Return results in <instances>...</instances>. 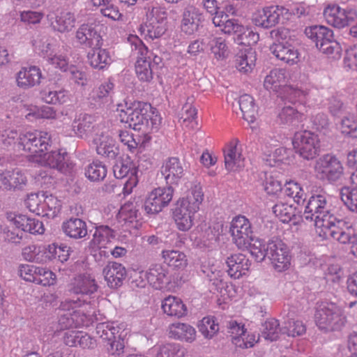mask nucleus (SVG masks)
I'll return each instance as SVG.
<instances>
[{
    "mask_svg": "<svg viewBox=\"0 0 357 357\" xmlns=\"http://www.w3.org/2000/svg\"><path fill=\"white\" fill-rule=\"evenodd\" d=\"M140 274L141 277L144 276L148 283L155 289H163L171 282L168 268L160 264L151 265L148 271Z\"/></svg>",
    "mask_w": 357,
    "mask_h": 357,
    "instance_id": "obj_17",
    "label": "nucleus"
},
{
    "mask_svg": "<svg viewBox=\"0 0 357 357\" xmlns=\"http://www.w3.org/2000/svg\"><path fill=\"white\" fill-rule=\"evenodd\" d=\"M40 53L47 57L49 63L62 71L68 70V59L65 56L54 54V41L48 36H43L39 40H35L33 44Z\"/></svg>",
    "mask_w": 357,
    "mask_h": 357,
    "instance_id": "obj_15",
    "label": "nucleus"
},
{
    "mask_svg": "<svg viewBox=\"0 0 357 357\" xmlns=\"http://www.w3.org/2000/svg\"><path fill=\"white\" fill-rule=\"evenodd\" d=\"M211 53L219 61L225 59L229 53L225 39L222 37H215L208 43Z\"/></svg>",
    "mask_w": 357,
    "mask_h": 357,
    "instance_id": "obj_51",
    "label": "nucleus"
},
{
    "mask_svg": "<svg viewBox=\"0 0 357 357\" xmlns=\"http://www.w3.org/2000/svg\"><path fill=\"white\" fill-rule=\"evenodd\" d=\"M75 38L80 45L91 49L101 47L103 41L100 26L93 23L80 25L76 31Z\"/></svg>",
    "mask_w": 357,
    "mask_h": 357,
    "instance_id": "obj_14",
    "label": "nucleus"
},
{
    "mask_svg": "<svg viewBox=\"0 0 357 357\" xmlns=\"http://www.w3.org/2000/svg\"><path fill=\"white\" fill-rule=\"evenodd\" d=\"M172 187L158 188L153 190L144 202V211L148 215H155L167 206L172 199Z\"/></svg>",
    "mask_w": 357,
    "mask_h": 357,
    "instance_id": "obj_10",
    "label": "nucleus"
},
{
    "mask_svg": "<svg viewBox=\"0 0 357 357\" xmlns=\"http://www.w3.org/2000/svg\"><path fill=\"white\" fill-rule=\"evenodd\" d=\"M341 225L344 223L342 220ZM340 224L337 222H333L330 224L328 227H322L321 231L323 232V236L324 238L328 239L332 238L338 241L340 243L345 244L347 243H351V240L355 237L351 236V234L348 231L343 230L340 227ZM354 242L352 241V243Z\"/></svg>",
    "mask_w": 357,
    "mask_h": 357,
    "instance_id": "obj_40",
    "label": "nucleus"
},
{
    "mask_svg": "<svg viewBox=\"0 0 357 357\" xmlns=\"http://www.w3.org/2000/svg\"><path fill=\"white\" fill-rule=\"evenodd\" d=\"M145 10L146 21L167 24V13L164 8L149 5Z\"/></svg>",
    "mask_w": 357,
    "mask_h": 357,
    "instance_id": "obj_56",
    "label": "nucleus"
},
{
    "mask_svg": "<svg viewBox=\"0 0 357 357\" xmlns=\"http://www.w3.org/2000/svg\"><path fill=\"white\" fill-rule=\"evenodd\" d=\"M96 145V152L109 160H114L119 154L118 146L112 137L107 135L101 134L93 139Z\"/></svg>",
    "mask_w": 357,
    "mask_h": 357,
    "instance_id": "obj_31",
    "label": "nucleus"
},
{
    "mask_svg": "<svg viewBox=\"0 0 357 357\" xmlns=\"http://www.w3.org/2000/svg\"><path fill=\"white\" fill-rule=\"evenodd\" d=\"M238 105L243 118L248 123L255 122L257 116V107L254 98L248 94H243L240 96Z\"/></svg>",
    "mask_w": 357,
    "mask_h": 357,
    "instance_id": "obj_42",
    "label": "nucleus"
},
{
    "mask_svg": "<svg viewBox=\"0 0 357 357\" xmlns=\"http://www.w3.org/2000/svg\"><path fill=\"white\" fill-rule=\"evenodd\" d=\"M293 144L296 153L305 160L314 158L320 151L318 135L308 130L296 133Z\"/></svg>",
    "mask_w": 357,
    "mask_h": 357,
    "instance_id": "obj_9",
    "label": "nucleus"
},
{
    "mask_svg": "<svg viewBox=\"0 0 357 357\" xmlns=\"http://www.w3.org/2000/svg\"><path fill=\"white\" fill-rule=\"evenodd\" d=\"M43 198L42 209H43V215L48 218H54L60 212L61 204L56 197L52 195H48L47 192H41Z\"/></svg>",
    "mask_w": 357,
    "mask_h": 357,
    "instance_id": "obj_46",
    "label": "nucleus"
},
{
    "mask_svg": "<svg viewBox=\"0 0 357 357\" xmlns=\"http://www.w3.org/2000/svg\"><path fill=\"white\" fill-rule=\"evenodd\" d=\"M20 138H21V132L19 133L16 129L8 128L1 132L0 144L3 149H9L15 147L19 149Z\"/></svg>",
    "mask_w": 357,
    "mask_h": 357,
    "instance_id": "obj_52",
    "label": "nucleus"
},
{
    "mask_svg": "<svg viewBox=\"0 0 357 357\" xmlns=\"http://www.w3.org/2000/svg\"><path fill=\"white\" fill-rule=\"evenodd\" d=\"M144 205L142 201L128 202L119 210V218L125 222H139L142 219V212Z\"/></svg>",
    "mask_w": 357,
    "mask_h": 357,
    "instance_id": "obj_34",
    "label": "nucleus"
},
{
    "mask_svg": "<svg viewBox=\"0 0 357 357\" xmlns=\"http://www.w3.org/2000/svg\"><path fill=\"white\" fill-rule=\"evenodd\" d=\"M119 330L114 323L102 322L98 323L96 327V333L103 341L107 342V344L111 341L117 338Z\"/></svg>",
    "mask_w": 357,
    "mask_h": 357,
    "instance_id": "obj_49",
    "label": "nucleus"
},
{
    "mask_svg": "<svg viewBox=\"0 0 357 357\" xmlns=\"http://www.w3.org/2000/svg\"><path fill=\"white\" fill-rule=\"evenodd\" d=\"M96 119L93 116L87 114H80L75 117L72 128L75 134L81 138L91 134L95 128Z\"/></svg>",
    "mask_w": 357,
    "mask_h": 357,
    "instance_id": "obj_35",
    "label": "nucleus"
},
{
    "mask_svg": "<svg viewBox=\"0 0 357 357\" xmlns=\"http://www.w3.org/2000/svg\"><path fill=\"white\" fill-rule=\"evenodd\" d=\"M105 280L110 288H118L126 276L125 267L117 262H109L102 271Z\"/></svg>",
    "mask_w": 357,
    "mask_h": 357,
    "instance_id": "obj_28",
    "label": "nucleus"
},
{
    "mask_svg": "<svg viewBox=\"0 0 357 357\" xmlns=\"http://www.w3.org/2000/svg\"><path fill=\"white\" fill-rule=\"evenodd\" d=\"M84 171L86 177L92 182L103 181L107 173L105 165L99 160H94L89 163L85 167Z\"/></svg>",
    "mask_w": 357,
    "mask_h": 357,
    "instance_id": "obj_48",
    "label": "nucleus"
},
{
    "mask_svg": "<svg viewBox=\"0 0 357 357\" xmlns=\"http://www.w3.org/2000/svg\"><path fill=\"white\" fill-rule=\"evenodd\" d=\"M251 5H257L256 10L252 13V21L257 26L270 29L275 26L287 9L280 6H270L260 8L259 3L255 0L248 2Z\"/></svg>",
    "mask_w": 357,
    "mask_h": 357,
    "instance_id": "obj_7",
    "label": "nucleus"
},
{
    "mask_svg": "<svg viewBox=\"0 0 357 357\" xmlns=\"http://www.w3.org/2000/svg\"><path fill=\"white\" fill-rule=\"evenodd\" d=\"M226 264L228 275L234 279H238L248 271L251 261L245 255L237 253L228 257Z\"/></svg>",
    "mask_w": 357,
    "mask_h": 357,
    "instance_id": "obj_26",
    "label": "nucleus"
},
{
    "mask_svg": "<svg viewBox=\"0 0 357 357\" xmlns=\"http://www.w3.org/2000/svg\"><path fill=\"white\" fill-rule=\"evenodd\" d=\"M114 83L110 79L105 81L93 91V100L99 105L111 102L114 93Z\"/></svg>",
    "mask_w": 357,
    "mask_h": 357,
    "instance_id": "obj_43",
    "label": "nucleus"
},
{
    "mask_svg": "<svg viewBox=\"0 0 357 357\" xmlns=\"http://www.w3.org/2000/svg\"><path fill=\"white\" fill-rule=\"evenodd\" d=\"M282 333L288 336H300L305 333L306 328L302 321L298 320L289 319L284 322L282 327Z\"/></svg>",
    "mask_w": 357,
    "mask_h": 357,
    "instance_id": "obj_59",
    "label": "nucleus"
},
{
    "mask_svg": "<svg viewBox=\"0 0 357 357\" xmlns=\"http://www.w3.org/2000/svg\"><path fill=\"white\" fill-rule=\"evenodd\" d=\"M156 357H184L185 350L177 343H166L155 349Z\"/></svg>",
    "mask_w": 357,
    "mask_h": 357,
    "instance_id": "obj_53",
    "label": "nucleus"
},
{
    "mask_svg": "<svg viewBox=\"0 0 357 357\" xmlns=\"http://www.w3.org/2000/svg\"><path fill=\"white\" fill-rule=\"evenodd\" d=\"M324 16L327 23L336 28L350 25L357 19V12L354 9H342L338 5L331 4L325 8Z\"/></svg>",
    "mask_w": 357,
    "mask_h": 357,
    "instance_id": "obj_12",
    "label": "nucleus"
},
{
    "mask_svg": "<svg viewBox=\"0 0 357 357\" xmlns=\"http://www.w3.org/2000/svg\"><path fill=\"white\" fill-rule=\"evenodd\" d=\"M165 263L174 268L182 269L188 264L186 255L181 251L167 250L162 252Z\"/></svg>",
    "mask_w": 357,
    "mask_h": 357,
    "instance_id": "obj_45",
    "label": "nucleus"
},
{
    "mask_svg": "<svg viewBox=\"0 0 357 357\" xmlns=\"http://www.w3.org/2000/svg\"><path fill=\"white\" fill-rule=\"evenodd\" d=\"M331 199V196L322 188L313 192L305 206L303 218L314 221V225L321 229L333 222L341 224L342 221L333 215Z\"/></svg>",
    "mask_w": 357,
    "mask_h": 357,
    "instance_id": "obj_1",
    "label": "nucleus"
},
{
    "mask_svg": "<svg viewBox=\"0 0 357 357\" xmlns=\"http://www.w3.org/2000/svg\"><path fill=\"white\" fill-rule=\"evenodd\" d=\"M197 211H192L191 208L177 202L173 211V218L177 228L180 231H188L193 225L194 215Z\"/></svg>",
    "mask_w": 357,
    "mask_h": 357,
    "instance_id": "obj_27",
    "label": "nucleus"
},
{
    "mask_svg": "<svg viewBox=\"0 0 357 357\" xmlns=\"http://www.w3.org/2000/svg\"><path fill=\"white\" fill-rule=\"evenodd\" d=\"M41 192L38 193H31L24 201L25 206L29 210L38 215H43L42 209L43 198Z\"/></svg>",
    "mask_w": 357,
    "mask_h": 357,
    "instance_id": "obj_62",
    "label": "nucleus"
},
{
    "mask_svg": "<svg viewBox=\"0 0 357 357\" xmlns=\"http://www.w3.org/2000/svg\"><path fill=\"white\" fill-rule=\"evenodd\" d=\"M145 10L146 21L167 24V13L164 8L149 5Z\"/></svg>",
    "mask_w": 357,
    "mask_h": 357,
    "instance_id": "obj_55",
    "label": "nucleus"
},
{
    "mask_svg": "<svg viewBox=\"0 0 357 357\" xmlns=\"http://www.w3.org/2000/svg\"><path fill=\"white\" fill-rule=\"evenodd\" d=\"M151 108V105L147 102L135 101L126 109L121 110L120 121L126 124L128 128L146 132L149 128L148 112Z\"/></svg>",
    "mask_w": 357,
    "mask_h": 357,
    "instance_id": "obj_3",
    "label": "nucleus"
},
{
    "mask_svg": "<svg viewBox=\"0 0 357 357\" xmlns=\"http://www.w3.org/2000/svg\"><path fill=\"white\" fill-rule=\"evenodd\" d=\"M113 172L116 178H127L124 183V190L128 193H130L138 183V169L130 159L116 163L113 167Z\"/></svg>",
    "mask_w": 357,
    "mask_h": 357,
    "instance_id": "obj_16",
    "label": "nucleus"
},
{
    "mask_svg": "<svg viewBox=\"0 0 357 357\" xmlns=\"http://www.w3.org/2000/svg\"><path fill=\"white\" fill-rule=\"evenodd\" d=\"M79 314V312H74L73 314H64L60 316L59 319V325L60 329L65 331L70 328L79 327L84 324L82 321L77 320V317Z\"/></svg>",
    "mask_w": 357,
    "mask_h": 357,
    "instance_id": "obj_64",
    "label": "nucleus"
},
{
    "mask_svg": "<svg viewBox=\"0 0 357 357\" xmlns=\"http://www.w3.org/2000/svg\"><path fill=\"white\" fill-rule=\"evenodd\" d=\"M163 312L170 317L181 318L188 314V308L182 300L176 296L165 298L162 303Z\"/></svg>",
    "mask_w": 357,
    "mask_h": 357,
    "instance_id": "obj_38",
    "label": "nucleus"
},
{
    "mask_svg": "<svg viewBox=\"0 0 357 357\" xmlns=\"http://www.w3.org/2000/svg\"><path fill=\"white\" fill-rule=\"evenodd\" d=\"M98 289V285L93 278L89 275H80L76 277L73 283L71 291L77 295L76 299H68L62 303L63 308L81 307L84 304L91 303V295Z\"/></svg>",
    "mask_w": 357,
    "mask_h": 357,
    "instance_id": "obj_5",
    "label": "nucleus"
},
{
    "mask_svg": "<svg viewBox=\"0 0 357 357\" xmlns=\"http://www.w3.org/2000/svg\"><path fill=\"white\" fill-rule=\"evenodd\" d=\"M238 141L229 142L224 149L225 165L229 171H236L243 167V159L240 153L237 152Z\"/></svg>",
    "mask_w": 357,
    "mask_h": 357,
    "instance_id": "obj_36",
    "label": "nucleus"
},
{
    "mask_svg": "<svg viewBox=\"0 0 357 357\" xmlns=\"http://www.w3.org/2000/svg\"><path fill=\"white\" fill-rule=\"evenodd\" d=\"M139 31L146 40H154L160 38L167 31V24L155 22H147L141 24Z\"/></svg>",
    "mask_w": 357,
    "mask_h": 357,
    "instance_id": "obj_44",
    "label": "nucleus"
},
{
    "mask_svg": "<svg viewBox=\"0 0 357 357\" xmlns=\"http://www.w3.org/2000/svg\"><path fill=\"white\" fill-rule=\"evenodd\" d=\"M287 71L283 68H274L265 77L264 87L270 91L278 92L286 86Z\"/></svg>",
    "mask_w": 357,
    "mask_h": 357,
    "instance_id": "obj_37",
    "label": "nucleus"
},
{
    "mask_svg": "<svg viewBox=\"0 0 357 357\" xmlns=\"http://www.w3.org/2000/svg\"><path fill=\"white\" fill-rule=\"evenodd\" d=\"M47 17L52 29L60 33L68 32L75 26V17L70 12L52 11Z\"/></svg>",
    "mask_w": 357,
    "mask_h": 357,
    "instance_id": "obj_25",
    "label": "nucleus"
},
{
    "mask_svg": "<svg viewBox=\"0 0 357 357\" xmlns=\"http://www.w3.org/2000/svg\"><path fill=\"white\" fill-rule=\"evenodd\" d=\"M185 164L178 157H169L165 160L160 168L168 187L178 186L185 175Z\"/></svg>",
    "mask_w": 357,
    "mask_h": 357,
    "instance_id": "obj_13",
    "label": "nucleus"
},
{
    "mask_svg": "<svg viewBox=\"0 0 357 357\" xmlns=\"http://www.w3.org/2000/svg\"><path fill=\"white\" fill-rule=\"evenodd\" d=\"M229 231L238 248H245L254 241L251 224L245 216L238 215L233 218Z\"/></svg>",
    "mask_w": 357,
    "mask_h": 357,
    "instance_id": "obj_11",
    "label": "nucleus"
},
{
    "mask_svg": "<svg viewBox=\"0 0 357 357\" xmlns=\"http://www.w3.org/2000/svg\"><path fill=\"white\" fill-rule=\"evenodd\" d=\"M303 113L298 107L284 105L278 116V123L284 126H294L302 120Z\"/></svg>",
    "mask_w": 357,
    "mask_h": 357,
    "instance_id": "obj_41",
    "label": "nucleus"
},
{
    "mask_svg": "<svg viewBox=\"0 0 357 357\" xmlns=\"http://www.w3.org/2000/svg\"><path fill=\"white\" fill-rule=\"evenodd\" d=\"M61 230L66 236L75 240L83 238L88 234L86 222L78 218H70L63 222Z\"/></svg>",
    "mask_w": 357,
    "mask_h": 357,
    "instance_id": "obj_29",
    "label": "nucleus"
},
{
    "mask_svg": "<svg viewBox=\"0 0 357 357\" xmlns=\"http://www.w3.org/2000/svg\"><path fill=\"white\" fill-rule=\"evenodd\" d=\"M236 68L241 72L245 73L252 70L255 65V53L249 51L247 53H241L236 56Z\"/></svg>",
    "mask_w": 357,
    "mask_h": 357,
    "instance_id": "obj_54",
    "label": "nucleus"
},
{
    "mask_svg": "<svg viewBox=\"0 0 357 357\" xmlns=\"http://www.w3.org/2000/svg\"><path fill=\"white\" fill-rule=\"evenodd\" d=\"M115 238V231L107 225H99L96 227L93 238L89 243V245L93 249H98L100 255L106 257L108 254L102 248H106L112 240Z\"/></svg>",
    "mask_w": 357,
    "mask_h": 357,
    "instance_id": "obj_22",
    "label": "nucleus"
},
{
    "mask_svg": "<svg viewBox=\"0 0 357 357\" xmlns=\"http://www.w3.org/2000/svg\"><path fill=\"white\" fill-rule=\"evenodd\" d=\"M283 92L280 94V98L284 105H292L298 107L310 103V98L314 94L312 91H302L298 88L290 86H285L282 89Z\"/></svg>",
    "mask_w": 357,
    "mask_h": 357,
    "instance_id": "obj_21",
    "label": "nucleus"
},
{
    "mask_svg": "<svg viewBox=\"0 0 357 357\" xmlns=\"http://www.w3.org/2000/svg\"><path fill=\"white\" fill-rule=\"evenodd\" d=\"M133 56H136L135 72L138 78L143 82H150L153 79V66L147 47L137 36L128 37Z\"/></svg>",
    "mask_w": 357,
    "mask_h": 357,
    "instance_id": "obj_4",
    "label": "nucleus"
},
{
    "mask_svg": "<svg viewBox=\"0 0 357 357\" xmlns=\"http://www.w3.org/2000/svg\"><path fill=\"white\" fill-rule=\"evenodd\" d=\"M40 96L45 102L52 105L64 104L69 100V92L56 83L50 84L47 89L43 90Z\"/></svg>",
    "mask_w": 357,
    "mask_h": 357,
    "instance_id": "obj_32",
    "label": "nucleus"
},
{
    "mask_svg": "<svg viewBox=\"0 0 357 357\" xmlns=\"http://www.w3.org/2000/svg\"><path fill=\"white\" fill-rule=\"evenodd\" d=\"M43 161L45 166L63 173H67L73 168V163L68 161L66 151L56 150L44 153Z\"/></svg>",
    "mask_w": 357,
    "mask_h": 357,
    "instance_id": "obj_23",
    "label": "nucleus"
},
{
    "mask_svg": "<svg viewBox=\"0 0 357 357\" xmlns=\"http://www.w3.org/2000/svg\"><path fill=\"white\" fill-rule=\"evenodd\" d=\"M199 275L215 287L221 283L220 271L214 265L202 264L200 267Z\"/></svg>",
    "mask_w": 357,
    "mask_h": 357,
    "instance_id": "obj_60",
    "label": "nucleus"
},
{
    "mask_svg": "<svg viewBox=\"0 0 357 357\" xmlns=\"http://www.w3.org/2000/svg\"><path fill=\"white\" fill-rule=\"evenodd\" d=\"M305 34L316 47L324 53V48L329 47L331 42L333 41L334 36L331 29L324 26H312L305 29Z\"/></svg>",
    "mask_w": 357,
    "mask_h": 357,
    "instance_id": "obj_18",
    "label": "nucleus"
},
{
    "mask_svg": "<svg viewBox=\"0 0 357 357\" xmlns=\"http://www.w3.org/2000/svg\"><path fill=\"white\" fill-rule=\"evenodd\" d=\"M314 172L319 179L334 183L341 179L344 168L335 156L326 154L316 161Z\"/></svg>",
    "mask_w": 357,
    "mask_h": 357,
    "instance_id": "obj_6",
    "label": "nucleus"
},
{
    "mask_svg": "<svg viewBox=\"0 0 357 357\" xmlns=\"http://www.w3.org/2000/svg\"><path fill=\"white\" fill-rule=\"evenodd\" d=\"M199 331L207 339L212 338L219 331V326L213 317H204L198 326Z\"/></svg>",
    "mask_w": 357,
    "mask_h": 357,
    "instance_id": "obj_58",
    "label": "nucleus"
},
{
    "mask_svg": "<svg viewBox=\"0 0 357 357\" xmlns=\"http://www.w3.org/2000/svg\"><path fill=\"white\" fill-rule=\"evenodd\" d=\"M41 78L42 73L39 68L35 66L22 68L17 73V86L24 89L31 88L39 84Z\"/></svg>",
    "mask_w": 357,
    "mask_h": 357,
    "instance_id": "obj_33",
    "label": "nucleus"
},
{
    "mask_svg": "<svg viewBox=\"0 0 357 357\" xmlns=\"http://www.w3.org/2000/svg\"><path fill=\"white\" fill-rule=\"evenodd\" d=\"M88 61L90 66L98 70H104L112 63V59L109 51L100 47L92 48V51L88 53Z\"/></svg>",
    "mask_w": 357,
    "mask_h": 357,
    "instance_id": "obj_39",
    "label": "nucleus"
},
{
    "mask_svg": "<svg viewBox=\"0 0 357 357\" xmlns=\"http://www.w3.org/2000/svg\"><path fill=\"white\" fill-rule=\"evenodd\" d=\"M27 183L24 173L19 169L6 170L0 173V189L6 190H22Z\"/></svg>",
    "mask_w": 357,
    "mask_h": 357,
    "instance_id": "obj_24",
    "label": "nucleus"
},
{
    "mask_svg": "<svg viewBox=\"0 0 357 357\" xmlns=\"http://www.w3.org/2000/svg\"><path fill=\"white\" fill-rule=\"evenodd\" d=\"M203 199L204 192L202 188L199 184H196L190 189L187 197L178 202L191 208L192 211H198L199 205L202 204Z\"/></svg>",
    "mask_w": 357,
    "mask_h": 357,
    "instance_id": "obj_47",
    "label": "nucleus"
},
{
    "mask_svg": "<svg viewBox=\"0 0 357 357\" xmlns=\"http://www.w3.org/2000/svg\"><path fill=\"white\" fill-rule=\"evenodd\" d=\"M35 137L33 139L35 149H33L32 155L42 156V153L50 146V135L47 132L35 130Z\"/></svg>",
    "mask_w": 357,
    "mask_h": 357,
    "instance_id": "obj_57",
    "label": "nucleus"
},
{
    "mask_svg": "<svg viewBox=\"0 0 357 357\" xmlns=\"http://www.w3.org/2000/svg\"><path fill=\"white\" fill-rule=\"evenodd\" d=\"M270 51L276 59L290 66L299 61L298 49L288 42L275 43L270 47Z\"/></svg>",
    "mask_w": 357,
    "mask_h": 357,
    "instance_id": "obj_20",
    "label": "nucleus"
},
{
    "mask_svg": "<svg viewBox=\"0 0 357 357\" xmlns=\"http://www.w3.org/2000/svg\"><path fill=\"white\" fill-rule=\"evenodd\" d=\"M170 337L181 342L191 343L196 340L195 328L187 323L176 322L169 326Z\"/></svg>",
    "mask_w": 357,
    "mask_h": 357,
    "instance_id": "obj_30",
    "label": "nucleus"
},
{
    "mask_svg": "<svg viewBox=\"0 0 357 357\" xmlns=\"http://www.w3.org/2000/svg\"><path fill=\"white\" fill-rule=\"evenodd\" d=\"M273 212L282 222H289L294 216V208L286 203H277L273 206Z\"/></svg>",
    "mask_w": 357,
    "mask_h": 357,
    "instance_id": "obj_61",
    "label": "nucleus"
},
{
    "mask_svg": "<svg viewBox=\"0 0 357 357\" xmlns=\"http://www.w3.org/2000/svg\"><path fill=\"white\" fill-rule=\"evenodd\" d=\"M314 319L319 328L326 332L340 331L347 322L344 309L333 302L318 303Z\"/></svg>",
    "mask_w": 357,
    "mask_h": 357,
    "instance_id": "obj_2",
    "label": "nucleus"
},
{
    "mask_svg": "<svg viewBox=\"0 0 357 357\" xmlns=\"http://www.w3.org/2000/svg\"><path fill=\"white\" fill-rule=\"evenodd\" d=\"M267 257L270 259L275 269L282 272L289 268L291 256L288 246L280 238H273L266 243Z\"/></svg>",
    "mask_w": 357,
    "mask_h": 357,
    "instance_id": "obj_8",
    "label": "nucleus"
},
{
    "mask_svg": "<svg viewBox=\"0 0 357 357\" xmlns=\"http://www.w3.org/2000/svg\"><path fill=\"white\" fill-rule=\"evenodd\" d=\"M204 21V13L198 8L193 6L187 8L182 16L181 31L185 34L192 35L199 30Z\"/></svg>",
    "mask_w": 357,
    "mask_h": 357,
    "instance_id": "obj_19",
    "label": "nucleus"
},
{
    "mask_svg": "<svg viewBox=\"0 0 357 357\" xmlns=\"http://www.w3.org/2000/svg\"><path fill=\"white\" fill-rule=\"evenodd\" d=\"M41 246L29 245L23 248L22 254L26 261L43 264L44 259L41 255Z\"/></svg>",
    "mask_w": 357,
    "mask_h": 357,
    "instance_id": "obj_63",
    "label": "nucleus"
},
{
    "mask_svg": "<svg viewBox=\"0 0 357 357\" xmlns=\"http://www.w3.org/2000/svg\"><path fill=\"white\" fill-rule=\"evenodd\" d=\"M282 328L280 327L278 321L271 318L267 319L262 324L261 327V336L271 342L275 341L279 337V333H282Z\"/></svg>",
    "mask_w": 357,
    "mask_h": 357,
    "instance_id": "obj_50",
    "label": "nucleus"
}]
</instances>
